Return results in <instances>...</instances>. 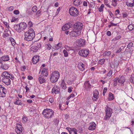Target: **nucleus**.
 I'll list each match as a JSON object with an SVG mask.
<instances>
[{
	"label": "nucleus",
	"mask_w": 134,
	"mask_h": 134,
	"mask_svg": "<svg viewBox=\"0 0 134 134\" xmlns=\"http://www.w3.org/2000/svg\"><path fill=\"white\" fill-rule=\"evenodd\" d=\"M35 35L34 30L32 29H30L28 31L25 32L24 40L27 41H31L34 38Z\"/></svg>",
	"instance_id": "obj_1"
},
{
	"label": "nucleus",
	"mask_w": 134,
	"mask_h": 134,
	"mask_svg": "<svg viewBox=\"0 0 134 134\" xmlns=\"http://www.w3.org/2000/svg\"><path fill=\"white\" fill-rule=\"evenodd\" d=\"M54 113L52 109L47 108L44 109L42 114L44 117L49 119L52 118L54 115Z\"/></svg>",
	"instance_id": "obj_2"
},
{
	"label": "nucleus",
	"mask_w": 134,
	"mask_h": 134,
	"mask_svg": "<svg viewBox=\"0 0 134 134\" xmlns=\"http://www.w3.org/2000/svg\"><path fill=\"white\" fill-rule=\"evenodd\" d=\"M59 76V72L57 71H54L51 74L50 77L51 81L52 83L56 82L58 81Z\"/></svg>",
	"instance_id": "obj_3"
},
{
	"label": "nucleus",
	"mask_w": 134,
	"mask_h": 134,
	"mask_svg": "<svg viewBox=\"0 0 134 134\" xmlns=\"http://www.w3.org/2000/svg\"><path fill=\"white\" fill-rule=\"evenodd\" d=\"M69 13L72 16H77L79 14V12L77 9L74 7L70 8L69 9Z\"/></svg>",
	"instance_id": "obj_4"
},
{
	"label": "nucleus",
	"mask_w": 134,
	"mask_h": 134,
	"mask_svg": "<svg viewBox=\"0 0 134 134\" xmlns=\"http://www.w3.org/2000/svg\"><path fill=\"white\" fill-rule=\"evenodd\" d=\"M89 50L87 49H83L79 50L78 54L80 56L86 57L89 53Z\"/></svg>",
	"instance_id": "obj_5"
},
{
	"label": "nucleus",
	"mask_w": 134,
	"mask_h": 134,
	"mask_svg": "<svg viewBox=\"0 0 134 134\" xmlns=\"http://www.w3.org/2000/svg\"><path fill=\"white\" fill-rule=\"evenodd\" d=\"M106 112V116L104 117V119L105 120L109 119L111 116L112 113V109L108 107H107L105 110Z\"/></svg>",
	"instance_id": "obj_6"
},
{
	"label": "nucleus",
	"mask_w": 134,
	"mask_h": 134,
	"mask_svg": "<svg viewBox=\"0 0 134 134\" xmlns=\"http://www.w3.org/2000/svg\"><path fill=\"white\" fill-rule=\"evenodd\" d=\"M83 26V25L80 22H78L75 23L73 26V30H76L77 31L80 30L81 31V30Z\"/></svg>",
	"instance_id": "obj_7"
},
{
	"label": "nucleus",
	"mask_w": 134,
	"mask_h": 134,
	"mask_svg": "<svg viewBox=\"0 0 134 134\" xmlns=\"http://www.w3.org/2000/svg\"><path fill=\"white\" fill-rule=\"evenodd\" d=\"M81 31L80 30H74L73 31L70 32V35L73 37H77L81 34Z\"/></svg>",
	"instance_id": "obj_8"
},
{
	"label": "nucleus",
	"mask_w": 134,
	"mask_h": 134,
	"mask_svg": "<svg viewBox=\"0 0 134 134\" xmlns=\"http://www.w3.org/2000/svg\"><path fill=\"white\" fill-rule=\"evenodd\" d=\"M15 131L18 134H22L23 133L22 126L20 124H17Z\"/></svg>",
	"instance_id": "obj_9"
},
{
	"label": "nucleus",
	"mask_w": 134,
	"mask_h": 134,
	"mask_svg": "<svg viewBox=\"0 0 134 134\" xmlns=\"http://www.w3.org/2000/svg\"><path fill=\"white\" fill-rule=\"evenodd\" d=\"M85 40L81 38H80L76 41V44L77 46L81 47L85 45Z\"/></svg>",
	"instance_id": "obj_10"
},
{
	"label": "nucleus",
	"mask_w": 134,
	"mask_h": 134,
	"mask_svg": "<svg viewBox=\"0 0 134 134\" xmlns=\"http://www.w3.org/2000/svg\"><path fill=\"white\" fill-rule=\"evenodd\" d=\"M2 81L6 85H8L10 84L11 80L9 78L7 77H3L2 79Z\"/></svg>",
	"instance_id": "obj_11"
},
{
	"label": "nucleus",
	"mask_w": 134,
	"mask_h": 134,
	"mask_svg": "<svg viewBox=\"0 0 134 134\" xmlns=\"http://www.w3.org/2000/svg\"><path fill=\"white\" fill-rule=\"evenodd\" d=\"M85 89L86 91H89L91 88V85L89 82V81H87L85 82L84 83Z\"/></svg>",
	"instance_id": "obj_12"
},
{
	"label": "nucleus",
	"mask_w": 134,
	"mask_h": 134,
	"mask_svg": "<svg viewBox=\"0 0 134 134\" xmlns=\"http://www.w3.org/2000/svg\"><path fill=\"white\" fill-rule=\"evenodd\" d=\"M72 26V24L71 23L66 24L63 26L62 28V29L63 31H65L66 30H67L69 29Z\"/></svg>",
	"instance_id": "obj_13"
},
{
	"label": "nucleus",
	"mask_w": 134,
	"mask_h": 134,
	"mask_svg": "<svg viewBox=\"0 0 134 134\" xmlns=\"http://www.w3.org/2000/svg\"><path fill=\"white\" fill-rule=\"evenodd\" d=\"M59 91V89L56 86H54L52 89V93H54L55 94H58Z\"/></svg>",
	"instance_id": "obj_14"
},
{
	"label": "nucleus",
	"mask_w": 134,
	"mask_h": 134,
	"mask_svg": "<svg viewBox=\"0 0 134 134\" xmlns=\"http://www.w3.org/2000/svg\"><path fill=\"white\" fill-rule=\"evenodd\" d=\"M93 99L94 101H96L98 98L99 93L97 90H95L94 92Z\"/></svg>",
	"instance_id": "obj_15"
},
{
	"label": "nucleus",
	"mask_w": 134,
	"mask_h": 134,
	"mask_svg": "<svg viewBox=\"0 0 134 134\" xmlns=\"http://www.w3.org/2000/svg\"><path fill=\"white\" fill-rule=\"evenodd\" d=\"M39 60V57L38 55L34 56L32 59V62L34 64L36 63Z\"/></svg>",
	"instance_id": "obj_16"
},
{
	"label": "nucleus",
	"mask_w": 134,
	"mask_h": 134,
	"mask_svg": "<svg viewBox=\"0 0 134 134\" xmlns=\"http://www.w3.org/2000/svg\"><path fill=\"white\" fill-rule=\"evenodd\" d=\"M19 26L20 27L21 31L25 29L27 27L26 24L25 23H19Z\"/></svg>",
	"instance_id": "obj_17"
},
{
	"label": "nucleus",
	"mask_w": 134,
	"mask_h": 134,
	"mask_svg": "<svg viewBox=\"0 0 134 134\" xmlns=\"http://www.w3.org/2000/svg\"><path fill=\"white\" fill-rule=\"evenodd\" d=\"M6 90L5 88H3L2 90H0V96L2 97L5 96Z\"/></svg>",
	"instance_id": "obj_18"
},
{
	"label": "nucleus",
	"mask_w": 134,
	"mask_h": 134,
	"mask_svg": "<svg viewBox=\"0 0 134 134\" xmlns=\"http://www.w3.org/2000/svg\"><path fill=\"white\" fill-rule=\"evenodd\" d=\"M38 81L40 84H42L45 82V80L43 76L41 75L39 76L38 79Z\"/></svg>",
	"instance_id": "obj_19"
},
{
	"label": "nucleus",
	"mask_w": 134,
	"mask_h": 134,
	"mask_svg": "<svg viewBox=\"0 0 134 134\" xmlns=\"http://www.w3.org/2000/svg\"><path fill=\"white\" fill-rule=\"evenodd\" d=\"M0 60H1L2 61L4 62L7 61L9 60V58L8 55H5L2 57L0 58Z\"/></svg>",
	"instance_id": "obj_20"
},
{
	"label": "nucleus",
	"mask_w": 134,
	"mask_h": 134,
	"mask_svg": "<svg viewBox=\"0 0 134 134\" xmlns=\"http://www.w3.org/2000/svg\"><path fill=\"white\" fill-rule=\"evenodd\" d=\"M96 124L94 122H92V124L89 126V130H94L96 128Z\"/></svg>",
	"instance_id": "obj_21"
},
{
	"label": "nucleus",
	"mask_w": 134,
	"mask_h": 134,
	"mask_svg": "<svg viewBox=\"0 0 134 134\" xmlns=\"http://www.w3.org/2000/svg\"><path fill=\"white\" fill-rule=\"evenodd\" d=\"M125 78L123 76H121L119 79L118 82L121 83V84H123L125 81Z\"/></svg>",
	"instance_id": "obj_22"
},
{
	"label": "nucleus",
	"mask_w": 134,
	"mask_h": 134,
	"mask_svg": "<svg viewBox=\"0 0 134 134\" xmlns=\"http://www.w3.org/2000/svg\"><path fill=\"white\" fill-rule=\"evenodd\" d=\"M19 26V24L15 25H14V28L16 31L18 32H20L21 31V29L20 26Z\"/></svg>",
	"instance_id": "obj_23"
},
{
	"label": "nucleus",
	"mask_w": 134,
	"mask_h": 134,
	"mask_svg": "<svg viewBox=\"0 0 134 134\" xmlns=\"http://www.w3.org/2000/svg\"><path fill=\"white\" fill-rule=\"evenodd\" d=\"M73 4L75 6H78L80 5V0H72Z\"/></svg>",
	"instance_id": "obj_24"
},
{
	"label": "nucleus",
	"mask_w": 134,
	"mask_h": 134,
	"mask_svg": "<svg viewBox=\"0 0 134 134\" xmlns=\"http://www.w3.org/2000/svg\"><path fill=\"white\" fill-rule=\"evenodd\" d=\"M38 50V48L36 46H33L31 48V51L33 52H36Z\"/></svg>",
	"instance_id": "obj_25"
},
{
	"label": "nucleus",
	"mask_w": 134,
	"mask_h": 134,
	"mask_svg": "<svg viewBox=\"0 0 134 134\" xmlns=\"http://www.w3.org/2000/svg\"><path fill=\"white\" fill-rule=\"evenodd\" d=\"M61 86L63 89L65 90L66 89V87L64 80H62L61 83Z\"/></svg>",
	"instance_id": "obj_26"
},
{
	"label": "nucleus",
	"mask_w": 134,
	"mask_h": 134,
	"mask_svg": "<svg viewBox=\"0 0 134 134\" xmlns=\"http://www.w3.org/2000/svg\"><path fill=\"white\" fill-rule=\"evenodd\" d=\"M85 65L83 63L80 64V65H79V69L81 71H83L85 69Z\"/></svg>",
	"instance_id": "obj_27"
},
{
	"label": "nucleus",
	"mask_w": 134,
	"mask_h": 134,
	"mask_svg": "<svg viewBox=\"0 0 134 134\" xmlns=\"http://www.w3.org/2000/svg\"><path fill=\"white\" fill-rule=\"evenodd\" d=\"M69 133L70 134H77L76 130L74 128L72 129Z\"/></svg>",
	"instance_id": "obj_28"
},
{
	"label": "nucleus",
	"mask_w": 134,
	"mask_h": 134,
	"mask_svg": "<svg viewBox=\"0 0 134 134\" xmlns=\"http://www.w3.org/2000/svg\"><path fill=\"white\" fill-rule=\"evenodd\" d=\"M108 99L109 100H112L114 99L113 95L111 93H109Z\"/></svg>",
	"instance_id": "obj_29"
},
{
	"label": "nucleus",
	"mask_w": 134,
	"mask_h": 134,
	"mask_svg": "<svg viewBox=\"0 0 134 134\" xmlns=\"http://www.w3.org/2000/svg\"><path fill=\"white\" fill-rule=\"evenodd\" d=\"M119 78H116L113 80V84L114 86H116L117 85V82H118Z\"/></svg>",
	"instance_id": "obj_30"
},
{
	"label": "nucleus",
	"mask_w": 134,
	"mask_h": 134,
	"mask_svg": "<svg viewBox=\"0 0 134 134\" xmlns=\"http://www.w3.org/2000/svg\"><path fill=\"white\" fill-rule=\"evenodd\" d=\"M2 65V67L1 68H2L3 69L6 70L9 68L8 66V65L7 64L3 63Z\"/></svg>",
	"instance_id": "obj_31"
},
{
	"label": "nucleus",
	"mask_w": 134,
	"mask_h": 134,
	"mask_svg": "<svg viewBox=\"0 0 134 134\" xmlns=\"http://www.w3.org/2000/svg\"><path fill=\"white\" fill-rule=\"evenodd\" d=\"M14 103L15 104L20 105H22L23 104L21 103V101L19 99H16V101L14 102Z\"/></svg>",
	"instance_id": "obj_32"
},
{
	"label": "nucleus",
	"mask_w": 134,
	"mask_h": 134,
	"mask_svg": "<svg viewBox=\"0 0 134 134\" xmlns=\"http://www.w3.org/2000/svg\"><path fill=\"white\" fill-rule=\"evenodd\" d=\"M118 65V63L117 62H115L113 63V65H112L111 67L112 68H117Z\"/></svg>",
	"instance_id": "obj_33"
},
{
	"label": "nucleus",
	"mask_w": 134,
	"mask_h": 134,
	"mask_svg": "<svg viewBox=\"0 0 134 134\" xmlns=\"http://www.w3.org/2000/svg\"><path fill=\"white\" fill-rule=\"evenodd\" d=\"M62 46V44L61 43H59L58 44L56 45L55 46V49H58L61 47Z\"/></svg>",
	"instance_id": "obj_34"
},
{
	"label": "nucleus",
	"mask_w": 134,
	"mask_h": 134,
	"mask_svg": "<svg viewBox=\"0 0 134 134\" xmlns=\"http://www.w3.org/2000/svg\"><path fill=\"white\" fill-rule=\"evenodd\" d=\"M9 73V72L5 71L3 72L2 75L4 77H7V76L9 75L8 74Z\"/></svg>",
	"instance_id": "obj_35"
},
{
	"label": "nucleus",
	"mask_w": 134,
	"mask_h": 134,
	"mask_svg": "<svg viewBox=\"0 0 134 134\" xmlns=\"http://www.w3.org/2000/svg\"><path fill=\"white\" fill-rule=\"evenodd\" d=\"M9 75L7 76V77L9 78H10L11 80H13L14 79V76L11 73H9L8 74Z\"/></svg>",
	"instance_id": "obj_36"
},
{
	"label": "nucleus",
	"mask_w": 134,
	"mask_h": 134,
	"mask_svg": "<svg viewBox=\"0 0 134 134\" xmlns=\"http://www.w3.org/2000/svg\"><path fill=\"white\" fill-rule=\"evenodd\" d=\"M105 60L103 58L99 60L98 62L99 64L101 65H102L104 64L105 62Z\"/></svg>",
	"instance_id": "obj_37"
},
{
	"label": "nucleus",
	"mask_w": 134,
	"mask_h": 134,
	"mask_svg": "<svg viewBox=\"0 0 134 134\" xmlns=\"http://www.w3.org/2000/svg\"><path fill=\"white\" fill-rule=\"evenodd\" d=\"M121 38L120 36H116V37L114 38L111 40V41H114L116 40H117L120 39Z\"/></svg>",
	"instance_id": "obj_38"
},
{
	"label": "nucleus",
	"mask_w": 134,
	"mask_h": 134,
	"mask_svg": "<svg viewBox=\"0 0 134 134\" xmlns=\"http://www.w3.org/2000/svg\"><path fill=\"white\" fill-rule=\"evenodd\" d=\"M111 54V52L110 51L105 52L103 54L104 56H108Z\"/></svg>",
	"instance_id": "obj_39"
},
{
	"label": "nucleus",
	"mask_w": 134,
	"mask_h": 134,
	"mask_svg": "<svg viewBox=\"0 0 134 134\" xmlns=\"http://www.w3.org/2000/svg\"><path fill=\"white\" fill-rule=\"evenodd\" d=\"M128 28L130 31H132L134 28V27L132 25L130 24L128 26Z\"/></svg>",
	"instance_id": "obj_40"
},
{
	"label": "nucleus",
	"mask_w": 134,
	"mask_h": 134,
	"mask_svg": "<svg viewBox=\"0 0 134 134\" xmlns=\"http://www.w3.org/2000/svg\"><path fill=\"white\" fill-rule=\"evenodd\" d=\"M10 40L13 46H14L15 44V42L14 40L12 37L10 38Z\"/></svg>",
	"instance_id": "obj_41"
},
{
	"label": "nucleus",
	"mask_w": 134,
	"mask_h": 134,
	"mask_svg": "<svg viewBox=\"0 0 134 134\" xmlns=\"http://www.w3.org/2000/svg\"><path fill=\"white\" fill-rule=\"evenodd\" d=\"M27 121V117L24 116L22 118V121L24 122H26Z\"/></svg>",
	"instance_id": "obj_42"
},
{
	"label": "nucleus",
	"mask_w": 134,
	"mask_h": 134,
	"mask_svg": "<svg viewBox=\"0 0 134 134\" xmlns=\"http://www.w3.org/2000/svg\"><path fill=\"white\" fill-rule=\"evenodd\" d=\"M104 5L103 4H102L101 5L100 7L99 8V10L100 12H101L103 11V9L104 7Z\"/></svg>",
	"instance_id": "obj_43"
},
{
	"label": "nucleus",
	"mask_w": 134,
	"mask_h": 134,
	"mask_svg": "<svg viewBox=\"0 0 134 134\" xmlns=\"http://www.w3.org/2000/svg\"><path fill=\"white\" fill-rule=\"evenodd\" d=\"M32 11L34 12H36L37 10V7L36 6H34L32 9Z\"/></svg>",
	"instance_id": "obj_44"
},
{
	"label": "nucleus",
	"mask_w": 134,
	"mask_h": 134,
	"mask_svg": "<svg viewBox=\"0 0 134 134\" xmlns=\"http://www.w3.org/2000/svg\"><path fill=\"white\" fill-rule=\"evenodd\" d=\"M63 52L64 54V56L65 57H67L68 56V54L66 50L64 49L63 51Z\"/></svg>",
	"instance_id": "obj_45"
},
{
	"label": "nucleus",
	"mask_w": 134,
	"mask_h": 134,
	"mask_svg": "<svg viewBox=\"0 0 134 134\" xmlns=\"http://www.w3.org/2000/svg\"><path fill=\"white\" fill-rule=\"evenodd\" d=\"M110 23L111 24L108 25V27L109 28L110 27H111L112 26H116V25L118 24H114L111 22H110Z\"/></svg>",
	"instance_id": "obj_46"
},
{
	"label": "nucleus",
	"mask_w": 134,
	"mask_h": 134,
	"mask_svg": "<svg viewBox=\"0 0 134 134\" xmlns=\"http://www.w3.org/2000/svg\"><path fill=\"white\" fill-rule=\"evenodd\" d=\"M112 70H110L109 71V72L107 74V76H110L112 74Z\"/></svg>",
	"instance_id": "obj_47"
},
{
	"label": "nucleus",
	"mask_w": 134,
	"mask_h": 134,
	"mask_svg": "<svg viewBox=\"0 0 134 134\" xmlns=\"http://www.w3.org/2000/svg\"><path fill=\"white\" fill-rule=\"evenodd\" d=\"M133 43H129L127 46V48H130L131 47H132V46L133 45Z\"/></svg>",
	"instance_id": "obj_48"
},
{
	"label": "nucleus",
	"mask_w": 134,
	"mask_h": 134,
	"mask_svg": "<svg viewBox=\"0 0 134 134\" xmlns=\"http://www.w3.org/2000/svg\"><path fill=\"white\" fill-rule=\"evenodd\" d=\"M19 12L18 10H15L13 12L16 15H18L19 14Z\"/></svg>",
	"instance_id": "obj_49"
},
{
	"label": "nucleus",
	"mask_w": 134,
	"mask_h": 134,
	"mask_svg": "<svg viewBox=\"0 0 134 134\" xmlns=\"http://www.w3.org/2000/svg\"><path fill=\"white\" fill-rule=\"evenodd\" d=\"M27 13L29 15H32V12L31 11L29 10H27Z\"/></svg>",
	"instance_id": "obj_50"
},
{
	"label": "nucleus",
	"mask_w": 134,
	"mask_h": 134,
	"mask_svg": "<svg viewBox=\"0 0 134 134\" xmlns=\"http://www.w3.org/2000/svg\"><path fill=\"white\" fill-rule=\"evenodd\" d=\"M14 8L13 7L11 6L9 7L8 8V10L10 11H11L13 10L14 9Z\"/></svg>",
	"instance_id": "obj_51"
},
{
	"label": "nucleus",
	"mask_w": 134,
	"mask_h": 134,
	"mask_svg": "<svg viewBox=\"0 0 134 134\" xmlns=\"http://www.w3.org/2000/svg\"><path fill=\"white\" fill-rule=\"evenodd\" d=\"M3 63V62L1 60H0V68H1L2 67Z\"/></svg>",
	"instance_id": "obj_52"
},
{
	"label": "nucleus",
	"mask_w": 134,
	"mask_h": 134,
	"mask_svg": "<svg viewBox=\"0 0 134 134\" xmlns=\"http://www.w3.org/2000/svg\"><path fill=\"white\" fill-rule=\"evenodd\" d=\"M9 34L8 33H5L3 34V36L4 37H7L9 36Z\"/></svg>",
	"instance_id": "obj_53"
},
{
	"label": "nucleus",
	"mask_w": 134,
	"mask_h": 134,
	"mask_svg": "<svg viewBox=\"0 0 134 134\" xmlns=\"http://www.w3.org/2000/svg\"><path fill=\"white\" fill-rule=\"evenodd\" d=\"M130 81L131 82L134 83V76L131 77V79L130 80Z\"/></svg>",
	"instance_id": "obj_54"
},
{
	"label": "nucleus",
	"mask_w": 134,
	"mask_h": 134,
	"mask_svg": "<svg viewBox=\"0 0 134 134\" xmlns=\"http://www.w3.org/2000/svg\"><path fill=\"white\" fill-rule=\"evenodd\" d=\"M105 5H107L108 7L109 8H110L111 6L110 5H109V4L108 3V2L107 1H105Z\"/></svg>",
	"instance_id": "obj_55"
},
{
	"label": "nucleus",
	"mask_w": 134,
	"mask_h": 134,
	"mask_svg": "<svg viewBox=\"0 0 134 134\" xmlns=\"http://www.w3.org/2000/svg\"><path fill=\"white\" fill-rule=\"evenodd\" d=\"M46 71V70L45 69H43L42 71V74L43 75V74L45 73Z\"/></svg>",
	"instance_id": "obj_56"
},
{
	"label": "nucleus",
	"mask_w": 134,
	"mask_h": 134,
	"mask_svg": "<svg viewBox=\"0 0 134 134\" xmlns=\"http://www.w3.org/2000/svg\"><path fill=\"white\" fill-rule=\"evenodd\" d=\"M121 48H119L116 51V53H119L121 51Z\"/></svg>",
	"instance_id": "obj_57"
},
{
	"label": "nucleus",
	"mask_w": 134,
	"mask_h": 134,
	"mask_svg": "<svg viewBox=\"0 0 134 134\" xmlns=\"http://www.w3.org/2000/svg\"><path fill=\"white\" fill-rule=\"evenodd\" d=\"M47 46V49L48 50H50L51 49V46L50 44H48Z\"/></svg>",
	"instance_id": "obj_58"
},
{
	"label": "nucleus",
	"mask_w": 134,
	"mask_h": 134,
	"mask_svg": "<svg viewBox=\"0 0 134 134\" xmlns=\"http://www.w3.org/2000/svg\"><path fill=\"white\" fill-rule=\"evenodd\" d=\"M128 5H129V6L131 7H133L134 6V4H133V3H129Z\"/></svg>",
	"instance_id": "obj_59"
},
{
	"label": "nucleus",
	"mask_w": 134,
	"mask_h": 134,
	"mask_svg": "<svg viewBox=\"0 0 134 134\" xmlns=\"http://www.w3.org/2000/svg\"><path fill=\"white\" fill-rule=\"evenodd\" d=\"M28 25L29 27L32 26V24L31 22L30 21L28 23Z\"/></svg>",
	"instance_id": "obj_60"
},
{
	"label": "nucleus",
	"mask_w": 134,
	"mask_h": 134,
	"mask_svg": "<svg viewBox=\"0 0 134 134\" xmlns=\"http://www.w3.org/2000/svg\"><path fill=\"white\" fill-rule=\"evenodd\" d=\"M83 5L84 6H87V2L85 1H84L83 3Z\"/></svg>",
	"instance_id": "obj_61"
},
{
	"label": "nucleus",
	"mask_w": 134,
	"mask_h": 134,
	"mask_svg": "<svg viewBox=\"0 0 134 134\" xmlns=\"http://www.w3.org/2000/svg\"><path fill=\"white\" fill-rule=\"evenodd\" d=\"M41 47V44L40 43H37V47L38 48V49L40 47Z\"/></svg>",
	"instance_id": "obj_62"
},
{
	"label": "nucleus",
	"mask_w": 134,
	"mask_h": 134,
	"mask_svg": "<svg viewBox=\"0 0 134 134\" xmlns=\"http://www.w3.org/2000/svg\"><path fill=\"white\" fill-rule=\"evenodd\" d=\"M49 101L51 103H52L53 101V99L52 98H50L49 99Z\"/></svg>",
	"instance_id": "obj_63"
},
{
	"label": "nucleus",
	"mask_w": 134,
	"mask_h": 134,
	"mask_svg": "<svg viewBox=\"0 0 134 134\" xmlns=\"http://www.w3.org/2000/svg\"><path fill=\"white\" fill-rule=\"evenodd\" d=\"M27 79L29 80H31L33 79V77L30 76H29L27 77Z\"/></svg>",
	"instance_id": "obj_64"
}]
</instances>
